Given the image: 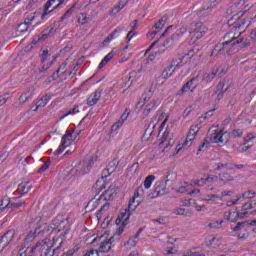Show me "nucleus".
<instances>
[{
  "label": "nucleus",
  "instance_id": "f257e3e1",
  "mask_svg": "<svg viewBox=\"0 0 256 256\" xmlns=\"http://www.w3.org/2000/svg\"><path fill=\"white\" fill-rule=\"evenodd\" d=\"M245 13H247V10L240 11L237 13V15L232 16L228 20V25L229 27H232V31L233 29H238V31L243 32V29H247V27L251 25V18H241L243 15H245Z\"/></svg>",
  "mask_w": 256,
  "mask_h": 256
},
{
  "label": "nucleus",
  "instance_id": "f03ea898",
  "mask_svg": "<svg viewBox=\"0 0 256 256\" xmlns=\"http://www.w3.org/2000/svg\"><path fill=\"white\" fill-rule=\"evenodd\" d=\"M40 253V256H54L57 251H59V247L53 248L47 242V239L42 240L41 242H37L34 247L31 248L29 255H35V252Z\"/></svg>",
  "mask_w": 256,
  "mask_h": 256
},
{
  "label": "nucleus",
  "instance_id": "7ed1b4c3",
  "mask_svg": "<svg viewBox=\"0 0 256 256\" xmlns=\"http://www.w3.org/2000/svg\"><path fill=\"white\" fill-rule=\"evenodd\" d=\"M70 229L71 227L69 226V223L67 221L60 222V224L58 225V231L56 233H61V231L63 232L58 237L53 238V242L52 244H50L53 249H55V247H58V251L59 249H61L63 241H65L66 235L67 233H69Z\"/></svg>",
  "mask_w": 256,
  "mask_h": 256
},
{
  "label": "nucleus",
  "instance_id": "20e7f679",
  "mask_svg": "<svg viewBox=\"0 0 256 256\" xmlns=\"http://www.w3.org/2000/svg\"><path fill=\"white\" fill-rule=\"evenodd\" d=\"M73 133L74 131L72 130L71 132H67L63 137H62V142L59 148L54 152V155L58 156L61 155L69 145H71V142L73 141Z\"/></svg>",
  "mask_w": 256,
  "mask_h": 256
},
{
  "label": "nucleus",
  "instance_id": "39448f33",
  "mask_svg": "<svg viewBox=\"0 0 256 256\" xmlns=\"http://www.w3.org/2000/svg\"><path fill=\"white\" fill-rule=\"evenodd\" d=\"M65 0H48L44 5V12L41 16V19H45L48 13L51 11H55V9H59Z\"/></svg>",
  "mask_w": 256,
  "mask_h": 256
},
{
  "label": "nucleus",
  "instance_id": "423d86ee",
  "mask_svg": "<svg viewBox=\"0 0 256 256\" xmlns=\"http://www.w3.org/2000/svg\"><path fill=\"white\" fill-rule=\"evenodd\" d=\"M57 31V28H55V25H50L49 28L44 29L40 35L35 36L32 41V45H37L39 41H43L50 37V35H53Z\"/></svg>",
  "mask_w": 256,
  "mask_h": 256
},
{
  "label": "nucleus",
  "instance_id": "0eeeda50",
  "mask_svg": "<svg viewBox=\"0 0 256 256\" xmlns=\"http://www.w3.org/2000/svg\"><path fill=\"white\" fill-rule=\"evenodd\" d=\"M189 33H195L196 39H201L207 33V27L203 23L197 22L194 24V28L189 30Z\"/></svg>",
  "mask_w": 256,
  "mask_h": 256
},
{
  "label": "nucleus",
  "instance_id": "6e6552de",
  "mask_svg": "<svg viewBox=\"0 0 256 256\" xmlns=\"http://www.w3.org/2000/svg\"><path fill=\"white\" fill-rule=\"evenodd\" d=\"M131 217V212H128L127 209H124L122 212L119 213L116 219V225H123L125 227L127 223H129V218Z\"/></svg>",
  "mask_w": 256,
  "mask_h": 256
},
{
  "label": "nucleus",
  "instance_id": "1a4fd4ad",
  "mask_svg": "<svg viewBox=\"0 0 256 256\" xmlns=\"http://www.w3.org/2000/svg\"><path fill=\"white\" fill-rule=\"evenodd\" d=\"M101 93H103V90H96L94 93H92L87 99V105L89 107H93V105H97V103L99 102V99H101Z\"/></svg>",
  "mask_w": 256,
  "mask_h": 256
},
{
  "label": "nucleus",
  "instance_id": "9d476101",
  "mask_svg": "<svg viewBox=\"0 0 256 256\" xmlns=\"http://www.w3.org/2000/svg\"><path fill=\"white\" fill-rule=\"evenodd\" d=\"M167 184L165 182H161L158 186L155 187L154 192L149 194V199H155L159 197V195H165V187Z\"/></svg>",
  "mask_w": 256,
  "mask_h": 256
},
{
  "label": "nucleus",
  "instance_id": "9b49d317",
  "mask_svg": "<svg viewBox=\"0 0 256 256\" xmlns=\"http://www.w3.org/2000/svg\"><path fill=\"white\" fill-rule=\"evenodd\" d=\"M231 47H237V49H244V47H251V42L245 38H236L231 44Z\"/></svg>",
  "mask_w": 256,
  "mask_h": 256
},
{
  "label": "nucleus",
  "instance_id": "f8f14e48",
  "mask_svg": "<svg viewBox=\"0 0 256 256\" xmlns=\"http://www.w3.org/2000/svg\"><path fill=\"white\" fill-rule=\"evenodd\" d=\"M219 47V55H231V49H233V46H231L229 41H224L223 43L219 44Z\"/></svg>",
  "mask_w": 256,
  "mask_h": 256
},
{
  "label": "nucleus",
  "instance_id": "ddd939ff",
  "mask_svg": "<svg viewBox=\"0 0 256 256\" xmlns=\"http://www.w3.org/2000/svg\"><path fill=\"white\" fill-rule=\"evenodd\" d=\"M223 87H224L223 82H219L218 85L216 86L215 95H217L216 97L217 101H219L220 99H223V96L229 90V86H226L225 90H223Z\"/></svg>",
  "mask_w": 256,
  "mask_h": 256
},
{
  "label": "nucleus",
  "instance_id": "4468645a",
  "mask_svg": "<svg viewBox=\"0 0 256 256\" xmlns=\"http://www.w3.org/2000/svg\"><path fill=\"white\" fill-rule=\"evenodd\" d=\"M241 31L234 32L230 30L228 33H226L223 37L224 41H229V44L231 45L239 35H241Z\"/></svg>",
  "mask_w": 256,
  "mask_h": 256
},
{
  "label": "nucleus",
  "instance_id": "2eb2a0df",
  "mask_svg": "<svg viewBox=\"0 0 256 256\" xmlns=\"http://www.w3.org/2000/svg\"><path fill=\"white\" fill-rule=\"evenodd\" d=\"M243 212H237L234 211L233 214L235 215L234 218H231V222L232 223H236V221H239V219H245L247 217H249V215H251V212L247 211V210H242Z\"/></svg>",
  "mask_w": 256,
  "mask_h": 256
},
{
  "label": "nucleus",
  "instance_id": "dca6fc26",
  "mask_svg": "<svg viewBox=\"0 0 256 256\" xmlns=\"http://www.w3.org/2000/svg\"><path fill=\"white\" fill-rule=\"evenodd\" d=\"M250 209H254L250 215H256V200H250L242 205V211H250Z\"/></svg>",
  "mask_w": 256,
  "mask_h": 256
},
{
  "label": "nucleus",
  "instance_id": "f3484780",
  "mask_svg": "<svg viewBox=\"0 0 256 256\" xmlns=\"http://www.w3.org/2000/svg\"><path fill=\"white\" fill-rule=\"evenodd\" d=\"M29 191H31V185L29 184V182H22L20 185H18V195H27Z\"/></svg>",
  "mask_w": 256,
  "mask_h": 256
},
{
  "label": "nucleus",
  "instance_id": "a211bd4d",
  "mask_svg": "<svg viewBox=\"0 0 256 256\" xmlns=\"http://www.w3.org/2000/svg\"><path fill=\"white\" fill-rule=\"evenodd\" d=\"M13 237H15V230H8L3 234V236L0 238L6 245L9 246V243L13 241Z\"/></svg>",
  "mask_w": 256,
  "mask_h": 256
},
{
  "label": "nucleus",
  "instance_id": "6ab92c4d",
  "mask_svg": "<svg viewBox=\"0 0 256 256\" xmlns=\"http://www.w3.org/2000/svg\"><path fill=\"white\" fill-rule=\"evenodd\" d=\"M117 167H119V160L114 159L112 162L108 164V167L104 169V174L108 173V175H111V173H115Z\"/></svg>",
  "mask_w": 256,
  "mask_h": 256
},
{
  "label": "nucleus",
  "instance_id": "aec40b11",
  "mask_svg": "<svg viewBox=\"0 0 256 256\" xmlns=\"http://www.w3.org/2000/svg\"><path fill=\"white\" fill-rule=\"evenodd\" d=\"M115 241V236H112L110 239L104 240L98 249V253H107V245H111Z\"/></svg>",
  "mask_w": 256,
  "mask_h": 256
},
{
  "label": "nucleus",
  "instance_id": "412c9836",
  "mask_svg": "<svg viewBox=\"0 0 256 256\" xmlns=\"http://www.w3.org/2000/svg\"><path fill=\"white\" fill-rule=\"evenodd\" d=\"M51 100V96L46 94L44 96H42V98L37 102V106L34 109V111H37V109H39V107H45V105H47V103H49V101Z\"/></svg>",
  "mask_w": 256,
  "mask_h": 256
},
{
  "label": "nucleus",
  "instance_id": "4be33fe9",
  "mask_svg": "<svg viewBox=\"0 0 256 256\" xmlns=\"http://www.w3.org/2000/svg\"><path fill=\"white\" fill-rule=\"evenodd\" d=\"M218 71H219V70L214 69V70L211 72V74L205 73V74L203 75L202 81H205V83H211V81H213V79H215V77L217 76V72H218Z\"/></svg>",
  "mask_w": 256,
  "mask_h": 256
},
{
  "label": "nucleus",
  "instance_id": "5701e85b",
  "mask_svg": "<svg viewBox=\"0 0 256 256\" xmlns=\"http://www.w3.org/2000/svg\"><path fill=\"white\" fill-rule=\"evenodd\" d=\"M167 19H169L167 15L162 16L161 19L158 20L156 24H154V29H156V31H161V29L165 27V23H167Z\"/></svg>",
  "mask_w": 256,
  "mask_h": 256
},
{
  "label": "nucleus",
  "instance_id": "b1692460",
  "mask_svg": "<svg viewBox=\"0 0 256 256\" xmlns=\"http://www.w3.org/2000/svg\"><path fill=\"white\" fill-rule=\"evenodd\" d=\"M38 227H41L40 228V231H41V234L42 235H45V233H57V231L59 230V229H57V228H51L49 225H47V224H44V225H42V226H38Z\"/></svg>",
  "mask_w": 256,
  "mask_h": 256
},
{
  "label": "nucleus",
  "instance_id": "393cba45",
  "mask_svg": "<svg viewBox=\"0 0 256 256\" xmlns=\"http://www.w3.org/2000/svg\"><path fill=\"white\" fill-rule=\"evenodd\" d=\"M93 163H95V161H93V159H90L88 162H84L83 169H82V175H86V173H89V171H91V169H93Z\"/></svg>",
  "mask_w": 256,
  "mask_h": 256
},
{
  "label": "nucleus",
  "instance_id": "a878e982",
  "mask_svg": "<svg viewBox=\"0 0 256 256\" xmlns=\"http://www.w3.org/2000/svg\"><path fill=\"white\" fill-rule=\"evenodd\" d=\"M219 179L222 181V183H229L233 181V176L227 172H223L219 174Z\"/></svg>",
  "mask_w": 256,
  "mask_h": 256
},
{
  "label": "nucleus",
  "instance_id": "bb28decb",
  "mask_svg": "<svg viewBox=\"0 0 256 256\" xmlns=\"http://www.w3.org/2000/svg\"><path fill=\"white\" fill-rule=\"evenodd\" d=\"M117 193L114 189L106 190L104 193V201H111V199H115Z\"/></svg>",
  "mask_w": 256,
  "mask_h": 256
},
{
  "label": "nucleus",
  "instance_id": "cd10ccee",
  "mask_svg": "<svg viewBox=\"0 0 256 256\" xmlns=\"http://www.w3.org/2000/svg\"><path fill=\"white\" fill-rule=\"evenodd\" d=\"M31 98V89L28 90L27 92L23 93L20 97H19V103L21 105L27 103V101H29V99Z\"/></svg>",
  "mask_w": 256,
  "mask_h": 256
},
{
  "label": "nucleus",
  "instance_id": "c85d7f7f",
  "mask_svg": "<svg viewBox=\"0 0 256 256\" xmlns=\"http://www.w3.org/2000/svg\"><path fill=\"white\" fill-rule=\"evenodd\" d=\"M37 235H41V227H36L34 232H30L26 239L27 241H32L35 237H37Z\"/></svg>",
  "mask_w": 256,
  "mask_h": 256
},
{
  "label": "nucleus",
  "instance_id": "c756f323",
  "mask_svg": "<svg viewBox=\"0 0 256 256\" xmlns=\"http://www.w3.org/2000/svg\"><path fill=\"white\" fill-rule=\"evenodd\" d=\"M183 59H184V57L172 60L170 66H168V71H171V69H173V67H174V69H176V67H179V65H181V63H183Z\"/></svg>",
  "mask_w": 256,
  "mask_h": 256
},
{
  "label": "nucleus",
  "instance_id": "7c9ffc66",
  "mask_svg": "<svg viewBox=\"0 0 256 256\" xmlns=\"http://www.w3.org/2000/svg\"><path fill=\"white\" fill-rule=\"evenodd\" d=\"M153 181H155V176L154 175L147 176L144 180L145 189H150Z\"/></svg>",
  "mask_w": 256,
  "mask_h": 256
},
{
  "label": "nucleus",
  "instance_id": "2f4dec72",
  "mask_svg": "<svg viewBox=\"0 0 256 256\" xmlns=\"http://www.w3.org/2000/svg\"><path fill=\"white\" fill-rule=\"evenodd\" d=\"M116 33H121V28H117L115 29L109 36H107L104 41H103V44H107L109 43L110 41H112V39H114Z\"/></svg>",
  "mask_w": 256,
  "mask_h": 256
},
{
  "label": "nucleus",
  "instance_id": "473e14b6",
  "mask_svg": "<svg viewBox=\"0 0 256 256\" xmlns=\"http://www.w3.org/2000/svg\"><path fill=\"white\" fill-rule=\"evenodd\" d=\"M210 141H211V138L205 137L203 143L198 148V153H201L204 147L209 148L211 145Z\"/></svg>",
  "mask_w": 256,
  "mask_h": 256
},
{
  "label": "nucleus",
  "instance_id": "72a5a7b5",
  "mask_svg": "<svg viewBox=\"0 0 256 256\" xmlns=\"http://www.w3.org/2000/svg\"><path fill=\"white\" fill-rule=\"evenodd\" d=\"M157 102L155 100H152L150 103L147 104L145 110H144V115H149L153 109H155V105Z\"/></svg>",
  "mask_w": 256,
  "mask_h": 256
},
{
  "label": "nucleus",
  "instance_id": "f704fd0d",
  "mask_svg": "<svg viewBox=\"0 0 256 256\" xmlns=\"http://www.w3.org/2000/svg\"><path fill=\"white\" fill-rule=\"evenodd\" d=\"M185 33H187V27L182 26L174 34H172L173 39H177L178 37H181V35H185Z\"/></svg>",
  "mask_w": 256,
  "mask_h": 256
},
{
  "label": "nucleus",
  "instance_id": "c9c22d12",
  "mask_svg": "<svg viewBox=\"0 0 256 256\" xmlns=\"http://www.w3.org/2000/svg\"><path fill=\"white\" fill-rule=\"evenodd\" d=\"M105 177H101L96 181V189L103 191L105 189Z\"/></svg>",
  "mask_w": 256,
  "mask_h": 256
},
{
  "label": "nucleus",
  "instance_id": "e433bc0d",
  "mask_svg": "<svg viewBox=\"0 0 256 256\" xmlns=\"http://www.w3.org/2000/svg\"><path fill=\"white\" fill-rule=\"evenodd\" d=\"M175 179H177V173L175 172H169L168 175L165 178V185H167V183L173 182L175 181Z\"/></svg>",
  "mask_w": 256,
  "mask_h": 256
},
{
  "label": "nucleus",
  "instance_id": "4c0bfd02",
  "mask_svg": "<svg viewBox=\"0 0 256 256\" xmlns=\"http://www.w3.org/2000/svg\"><path fill=\"white\" fill-rule=\"evenodd\" d=\"M198 77H199V76H196V77L191 78V79L187 82V84H184V86H185L187 89H189L190 91H194V90H195V87H197V85H195V86L193 87V82L197 81ZM191 87H192V88H191Z\"/></svg>",
  "mask_w": 256,
  "mask_h": 256
},
{
  "label": "nucleus",
  "instance_id": "58836bf2",
  "mask_svg": "<svg viewBox=\"0 0 256 256\" xmlns=\"http://www.w3.org/2000/svg\"><path fill=\"white\" fill-rule=\"evenodd\" d=\"M194 140L195 136H193L192 134H188L185 142L183 143V147H191Z\"/></svg>",
  "mask_w": 256,
  "mask_h": 256
},
{
  "label": "nucleus",
  "instance_id": "ea45409f",
  "mask_svg": "<svg viewBox=\"0 0 256 256\" xmlns=\"http://www.w3.org/2000/svg\"><path fill=\"white\" fill-rule=\"evenodd\" d=\"M243 199H253L256 197V192L253 190H248L242 194Z\"/></svg>",
  "mask_w": 256,
  "mask_h": 256
},
{
  "label": "nucleus",
  "instance_id": "a19ab883",
  "mask_svg": "<svg viewBox=\"0 0 256 256\" xmlns=\"http://www.w3.org/2000/svg\"><path fill=\"white\" fill-rule=\"evenodd\" d=\"M223 135H225V132L220 130L219 133L214 136L215 143H223Z\"/></svg>",
  "mask_w": 256,
  "mask_h": 256
},
{
  "label": "nucleus",
  "instance_id": "79ce46f5",
  "mask_svg": "<svg viewBox=\"0 0 256 256\" xmlns=\"http://www.w3.org/2000/svg\"><path fill=\"white\" fill-rule=\"evenodd\" d=\"M199 125H193L191 126L188 135H193L194 137H197V133H199Z\"/></svg>",
  "mask_w": 256,
  "mask_h": 256
},
{
  "label": "nucleus",
  "instance_id": "37998d69",
  "mask_svg": "<svg viewBox=\"0 0 256 256\" xmlns=\"http://www.w3.org/2000/svg\"><path fill=\"white\" fill-rule=\"evenodd\" d=\"M175 42V38H173V36H171L170 38H167L164 43L162 44V48H167L171 45H173V43Z\"/></svg>",
  "mask_w": 256,
  "mask_h": 256
},
{
  "label": "nucleus",
  "instance_id": "c03bdc74",
  "mask_svg": "<svg viewBox=\"0 0 256 256\" xmlns=\"http://www.w3.org/2000/svg\"><path fill=\"white\" fill-rule=\"evenodd\" d=\"M174 71H175V69H171V70H169V68L165 69L162 72L163 79H169V77H171L173 75Z\"/></svg>",
  "mask_w": 256,
  "mask_h": 256
},
{
  "label": "nucleus",
  "instance_id": "a18cd8bd",
  "mask_svg": "<svg viewBox=\"0 0 256 256\" xmlns=\"http://www.w3.org/2000/svg\"><path fill=\"white\" fill-rule=\"evenodd\" d=\"M231 136L234 139H237V137H243V130H241V129H234L231 132Z\"/></svg>",
  "mask_w": 256,
  "mask_h": 256
},
{
  "label": "nucleus",
  "instance_id": "49530a36",
  "mask_svg": "<svg viewBox=\"0 0 256 256\" xmlns=\"http://www.w3.org/2000/svg\"><path fill=\"white\" fill-rule=\"evenodd\" d=\"M75 9V5H73L70 9H68L63 16L60 18V21H65V19H67L69 17V15H71L73 13Z\"/></svg>",
  "mask_w": 256,
  "mask_h": 256
},
{
  "label": "nucleus",
  "instance_id": "de8ad7c7",
  "mask_svg": "<svg viewBox=\"0 0 256 256\" xmlns=\"http://www.w3.org/2000/svg\"><path fill=\"white\" fill-rule=\"evenodd\" d=\"M25 202H20V203H8L6 206H3V204H2V207H4V209L6 208V207H11L12 209H19V207H23V204H24Z\"/></svg>",
  "mask_w": 256,
  "mask_h": 256
},
{
  "label": "nucleus",
  "instance_id": "09e8293b",
  "mask_svg": "<svg viewBox=\"0 0 256 256\" xmlns=\"http://www.w3.org/2000/svg\"><path fill=\"white\" fill-rule=\"evenodd\" d=\"M51 165V160H47L38 170V173H45L48 167Z\"/></svg>",
  "mask_w": 256,
  "mask_h": 256
},
{
  "label": "nucleus",
  "instance_id": "8fccbe9b",
  "mask_svg": "<svg viewBox=\"0 0 256 256\" xmlns=\"http://www.w3.org/2000/svg\"><path fill=\"white\" fill-rule=\"evenodd\" d=\"M219 225H223V220L209 223L208 227L209 229H219Z\"/></svg>",
  "mask_w": 256,
  "mask_h": 256
},
{
  "label": "nucleus",
  "instance_id": "3c124183",
  "mask_svg": "<svg viewBox=\"0 0 256 256\" xmlns=\"http://www.w3.org/2000/svg\"><path fill=\"white\" fill-rule=\"evenodd\" d=\"M18 31H19L20 33H27V31H29V26H27V24H24V22H23V23H20V24L18 25Z\"/></svg>",
  "mask_w": 256,
  "mask_h": 256
},
{
  "label": "nucleus",
  "instance_id": "603ef678",
  "mask_svg": "<svg viewBox=\"0 0 256 256\" xmlns=\"http://www.w3.org/2000/svg\"><path fill=\"white\" fill-rule=\"evenodd\" d=\"M73 113H79V106H74V108L64 114L60 119H65V117H68V115H73Z\"/></svg>",
  "mask_w": 256,
  "mask_h": 256
},
{
  "label": "nucleus",
  "instance_id": "864d4df0",
  "mask_svg": "<svg viewBox=\"0 0 256 256\" xmlns=\"http://www.w3.org/2000/svg\"><path fill=\"white\" fill-rule=\"evenodd\" d=\"M217 199H219L221 201V199H223V197L219 196V195H215V194L207 195V198H205V201H217Z\"/></svg>",
  "mask_w": 256,
  "mask_h": 256
},
{
  "label": "nucleus",
  "instance_id": "5fc2aeb1",
  "mask_svg": "<svg viewBox=\"0 0 256 256\" xmlns=\"http://www.w3.org/2000/svg\"><path fill=\"white\" fill-rule=\"evenodd\" d=\"M158 55H161V53H165V49L158 50V52L152 53L148 56V61H155V57Z\"/></svg>",
  "mask_w": 256,
  "mask_h": 256
},
{
  "label": "nucleus",
  "instance_id": "6e6d98bb",
  "mask_svg": "<svg viewBox=\"0 0 256 256\" xmlns=\"http://www.w3.org/2000/svg\"><path fill=\"white\" fill-rule=\"evenodd\" d=\"M121 125H123V121H117L116 123H114L112 125V128H111V132H115V131H119V129L121 128Z\"/></svg>",
  "mask_w": 256,
  "mask_h": 256
},
{
  "label": "nucleus",
  "instance_id": "4d7b16f0",
  "mask_svg": "<svg viewBox=\"0 0 256 256\" xmlns=\"http://www.w3.org/2000/svg\"><path fill=\"white\" fill-rule=\"evenodd\" d=\"M57 71L59 73H61L62 75H65V73L67 72V62H63L59 68L57 69Z\"/></svg>",
  "mask_w": 256,
  "mask_h": 256
},
{
  "label": "nucleus",
  "instance_id": "13d9d810",
  "mask_svg": "<svg viewBox=\"0 0 256 256\" xmlns=\"http://www.w3.org/2000/svg\"><path fill=\"white\" fill-rule=\"evenodd\" d=\"M237 237L238 239L245 241V239L249 238V233L247 232V230H244L243 232H240Z\"/></svg>",
  "mask_w": 256,
  "mask_h": 256
},
{
  "label": "nucleus",
  "instance_id": "bf43d9fd",
  "mask_svg": "<svg viewBox=\"0 0 256 256\" xmlns=\"http://www.w3.org/2000/svg\"><path fill=\"white\" fill-rule=\"evenodd\" d=\"M246 222H238L235 227L232 228L233 231H241L245 227Z\"/></svg>",
  "mask_w": 256,
  "mask_h": 256
},
{
  "label": "nucleus",
  "instance_id": "052dcab7",
  "mask_svg": "<svg viewBox=\"0 0 256 256\" xmlns=\"http://www.w3.org/2000/svg\"><path fill=\"white\" fill-rule=\"evenodd\" d=\"M192 183H194V185H196L197 187H203V185H205V178L193 180Z\"/></svg>",
  "mask_w": 256,
  "mask_h": 256
},
{
  "label": "nucleus",
  "instance_id": "680f3d73",
  "mask_svg": "<svg viewBox=\"0 0 256 256\" xmlns=\"http://www.w3.org/2000/svg\"><path fill=\"white\" fill-rule=\"evenodd\" d=\"M33 21H35V16H28V17L24 20L23 24H24V25H27V27H29V25H31V23H33Z\"/></svg>",
  "mask_w": 256,
  "mask_h": 256
},
{
  "label": "nucleus",
  "instance_id": "e2e57ef3",
  "mask_svg": "<svg viewBox=\"0 0 256 256\" xmlns=\"http://www.w3.org/2000/svg\"><path fill=\"white\" fill-rule=\"evenodd\" d=\"M87 16H85V14H81L78 18V23H80V25H85V23H87Z\"/></svg>",
  "mask_w": 256,
  "mask_h": 256
},
{
  "label": "nucleus",
  "instance_id": "0e129e2a",
  "mask_svg": "<svg viewBox=\"0 0 256 256\" xmlns=\"http://www.w3.org/2000/svg\"><path fill=\"white\" fill-rule=\"evenodd\" d=\"M121 9H123L119 4L114 6L111 10V15H117V13H119V11H121Z\"/></svg>",
  "mask_w": 256,
  "mask_h": 256
},
{
  "label": "nucleus",
  "instance_id": "69168bd1",
  "mask_svg": "<svg viewBox=\"0 0 256 256\" xmlns=\"http://www.w3.org/2000/svg\"><path fill=\"white\" fill-rule=\"evenodd\" d=\"M183 57H184V59H185V57H187L188 59H192V57H195V49L194 48L190 49L188 51V53Z\"/></svg>",
  "mask_w": 256,
  "mask_h": 256
},
{
  "label": "nucleus",
  "instance_id": "338daca9",
  "mask_svg": "<svg viewBox=\"0 0 256 256\" xmlns=\"http://www.w3.org/2000/svg\"><path fill=\"white\" fill-rule=\"evenodd\" d=\"M111 59H113V52L108 53V54L104 57L103 60H104L106 63H109V61H111Z\"/></svg>",
  "mask_w": 256,
  "mask_h": 256
},
{
  "label": "nucleus",
  "instance_id": "774afa93",
  "mask_svg": "<svg viewBox=\"0 0 256 256\" xmlns=\"http://www.w3.org/2000/svg\"><path fill=\"white\" fill-rule=\"evenodd\" d=\"M75 251H77V250L72 248V249L68 250L66 253H64L62 256H73V255H75Z\"/></svg>",
  "mask_w": 256,
  "mask_h": 256
}]
</instances>
